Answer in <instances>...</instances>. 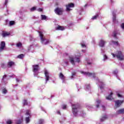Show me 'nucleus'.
Segmentation results:
<instances>
[{"instance_id":"5","label":"nucleus","mask_w":124,"mask_h":124,"mask_svg":"<svg viewBox=\"0 0 124 124\" xmlns=\"http://www.w3.org/2000/svg\"><path fill=\"white\" fill-rule=\"evenodd\" d=\"M78 106L77 105H73L72 106V110L74 116H77L78 115Z\"/></svg>"},{"instance_id":"49","label":"nucleus","mask_w":124,"mask_h":124,"mask_svg":"<svg viewBox=\"0 0 124 124\" xmlns=\"http://www.w3.org/2000/svg\"><path fill=\"white\" fill-rule=\"evenodd\" d=\"M102 108H103V110H105V107H104V106H102Z\"/></svg>"},{"instance_id":"46","label":"nucleus","mask_w":124,"mask_h":124,"mask_svg":"<svg viewBox=\"0 0 124 124\" xmlns=\"http://www.w3.org/2000/svg\"><path fill=\"white\" fill-rule=\"evenodd\" d=\"M117 96H118V97H122L123 96H122V95L120 94H117Z\"/></svg>"},{"instance_id":"7","label":"nucleus","mask_w":124,"mask_h":124,"mask_svg":"<svg viewBox=\"0 0 124 124\" xmlns=\"http://www.w3.org/2000/svg\"><path fill=\"white\" fill-rule=\"evenodd\" d=\"M54 12L57 15H62L63 9L61 8L57 7L54 10Z\"/></svg>"},{"instance_id":"33","label":"nucleus","mask_w":124,"mask_h":124,"mask_svg":"<svg viewBox=\"0 0 124 124\" xmlns=\"http://www.w3.org/2000/svg\"><path fill=\"white\" fill-rule=\"evenodd\" d=\"M13 122L12 120H8L6 121V124H12Z\"/></svg>"},{"instance_id":"8","label":"nucleus","mask_w":124,"mask_h":124,"mask_svg":"<svg viewBox=\"0 0 124 124\" xmlns=\"http://www.w3.org/2000/svg\"><path fill=\"white\" fill-rule=\"evenodd\" d=\"M32 67H33V72H34V76H37V72L39 69V66H38V65H33Z\"/></svg>"},{"instance_id":"48","label":"nucleus","mask_w":124,"mask_h":124,"mask_svg":"<svg viewBox=\"0 0 124 124\" xmlns=\"http://www.w3.org/2000/svg\"><path fill=\"white\" fill-rule=\"evenodd\" d=\"M8 1L7 0H5V5H6V4H7Z\"/></svg>"},{"instance_id":"43","label":"nucleus","mask_w":124,"mask_h":124,"mask_svg":"<svg viewBox=\"0 0 124 124\" xmlns=\"http://www.w3.org/2000/svg\"><path fill=\"white\" fill-rule=\"evenodd\" d=\"M75 74H76L75 73H72V78H73V77H74Z\"/></svg>"},{"instance_id":"9","label":"nucleus","mask_w":124,"mask_h":124,"mask_svg":"<svg viewBox=\"0 0 124 124\" xmlns=\"http://www.w3.org/2000/svg\"><path fill=\"white\" fill-rule=\"evenodd\" d=\"M115 107H116V108H118L119 107H120V106H121L122 105V104H123V103H124V101H122V100H116L115 101Z\"/></svg>"},{"instance_id":"31","label":"nucleus","mask_w":124,"mask_h":124,"mask_svg":"<svg viewBox=\"0 0 124 124\" xmlns=\"http://www.w3.org/2000/svg\"><path fill=\"white\" fill-rule=\"evenodd\" d=\"M89 90H91V87L90 85H88L86 86V91H89Z\"/></svg>"},{"instance_id":"20","label":"nucleus","mask_w":124,"mask_h":124,"mask_svg":"<svg viewBox=\"0 0 124 124\" xmlns=\"http://www.w3.org/2000/svg\"><path fill=\"white\" fill-rule=\"evenodd\" d=\"M23 123V118L18 119L16 121V124H21Z\"/></svg>"},{"instance_id":"3","label":"nucleus","mask_w":124,"mask_h":124,"mask_svg":"<svg viewBox=\"0 0 124 124\" xmlns=\"http://www.w3.org/2000/svg\"><path fill=\"white\" fill-rule=\"evenodd\" d=\"M69 61L71 63L73 64V65H75V62H80V58L79 57L76 56L75 58L73 57H69Z\"/></svg>"},{"instance_id":"38","label":"nucleus","mask_w":124,"mask_h":124,"mask_svg":"<svg viewBox=\"0 0 124 124\" xmlns=\"http://www.w3.org/2000/svg\"><path fill=\"white\" fill-rule=\"evenodd\" d=\"M1 67H2V68H3L4 69L5 68H6V65L4 64H1Z\"/></svg>"},{"instance_id":"18","label":"nucleus","mask_w":124,"mask_h":124,"mask_svg":"<svg viewBox=\"0 0 124 124\" xmlns=\"http://www.w3.org/2000/svg\"><path fill=\"white\" fill-rule=\"evenodd\" d=\"M13 65H14V62L12 61H10L8 62V64H7L8 67H11Z\"/></svg>"},{"instance_id":"50","label":"nucleus","mask_w":124,"mask_h":124,"mask_svg":"<svg viewBox=\"0 0 124 124\" xmlns=\"http://www.w3.org/2000/svg\"><path fill=\"white\" fill-rule=\"evenodd\" d=\"M16 82H20V80L18 78H16Z\"/></svg>"},{"instance_id":"54","label":"nucleus","mask_w":124,"mask_h":124,"mask_svg":"<svg viewBox=\"0 0 124 124\" xmlns=\"http://www.w3.org/2000/svg\"><path fill=\"white\" fill-rule=\"evenodd\" d=\"M101 53H103V50H102V52H101Z\"/></svg>"},{"instance_id":"28","label":"nucleus","mask_w":124,"mask_h":124,"mask_svg":"<svg viewBox=\"0 0 124 124\" xmlns=\"http://www.w3.org/2000/svg\"><path fill=\"white\" fill-rule=\"evenodd\" d=\"M16 47H18V48H20L22 47V43H17L16 44Z\"/></svg>"},{"instance_id":"29","label":"nucleus","mask_w":124,"mask_h":124,"mask_svg":"<svg viewBox=\"0 0 124 124\" xmlns=\"http://www.w3.org/2000/svg\"><path fill=\"white\" fill-rule=\"evenodd\" d=\"M42 20H46L47 19V16L45 15H42L41 16Z\"/></svg>"},{"instance_id":"4","label":"nucleus","mask_w":124,"mask_h":124,"mask_svg":"<svg viewBox=\"0 0 124 124\" xmlns=\"http://www.w3.org/2000/svg\"><path fill=\"white\" fill-rule=\"evenodd\" d=\"M25 115L27 116L25 118V122L26 124H29L30 122H31V120L30 119V118H31V110H26L25 111Z\"/></svg>"},{"instance_id":"37","label":"nucleus","mask_w":124,"mask_h":124,"mask_svg":"<svg viewBox=\"0 0 124 124\" xmlns=\"http://www.w3.org/2000/svg\"><path fill=\"white\" fill-rule=\"evenodd\" d=\"M97 17H98V15H96L95 16H93L92 19V20H95L96 19V18H97Z\"/></svg>"},{"instance_id":"6","label":"nucleus","mask_w":124,"mask_h":124,"mask_svg":"<svg viewBox=\"0 0 124 124\" xmlns=\"http://www.w3.org/2000/svg\"><path fill=\"white\" fill-rule=\"evenodd\" d=\"M80 73L85 75V76H88V77H93V78H95V74L94 73H91L90 72H85L83 71H81Z\"/></svg>"},{"instance_id":"14","label":"nucleus","mask_w":124,"mask_h":124,"mask_svg":"<svg viewBox=\"0 0 124 124\" xmlns=\"http://www.w3.org/2000/svg\"><path fill=\"white\" fill-rule=\"evenodd\" d=\"M105 44V42L103 40H101L99 43V45L100 47H104Z\"/></svg>"},{"instance_id":"35","label":"nucleus","mask_w":124,"mask_h":124,"mask_svg":"<svg viewBox=\"0 0 124 124\" xmlns=\"http://www.w3.org/2000/svg\"><path fill=\"white\" fill-rule=\"evenodd\" d=\"M2 93H7V90H6V89L3 88V89H2Z\"/></svg>"},{"instance_id":"39","label":"nucleus","mask_w":124,"mask_h":124,"mask_svg":"<svg viewBox=\"0 0 124 124\" xmlns=\"http://www.w3.org/2000/svg\"><path fill=\"white\" fill-rule=\"evenodd\" d=\"M35 10H36V7H33L31 9V11H34Z\"/></svg>"},{"instance_id":"25","label":"nucleus","mask_w":124,"mask_h":124,"mask_svg":"<svg viewBox=\"0 0 124 124\" xmlns=\"http://www.w3.org/2000/svg\"><path fill=\"white\" fill-rule=\"evenodd\" d=\"M112 15H113V22H115L116 21V14H115V13H112Z\"/></svg>"},{"instance_id":"30","label":"nucleus","mask_w":124,"mask_h":124,"mask_svg":"<svg viewBox=\"0 0 124 124\" xmlns=\"http://www.w3.org/2000/svg\"><path fill=\"white\" fill-rule=\"evenodd\" d=\"M15 22L13 21H11L9 22V26H13L14 25H15Z\"/></svg>"},{"instance_id":"22","label":"nucleus","mask_w":124,"mask_h":124,"mask_svg":"<svg viewBox=\"0 0 124 124\" xmlns=\"http://www.w3.org/2000/svg\"><path fill=\"white\" fill-rule=\"evenodd\" d=\"M96 108H98V107H99V104H100V103H101V101L99 100H97L96 101Z\"/></svg>"},{"instance_id":"36","label":"nucleus","mask_w":124,"mask_h":124,"mask_svg":"<svg viewBox=\"0 0 124 124\" xmlns=\"http://www.w3.org/2000/svg\"><path fill=\"white\" fill-rule=\"evenodd\" d=\"M44 121L43 120H40L38 123H36V124H43Z\"/></svg>"},{"instance_id":"44","label":"nucleus","mask_w":124,"mask_h":124,"mask_svg":"<svg viewBox=\"0 0 124 124\" xmlns=\"http://www.w3.org/2000/svg\"><path fill=\"white\" fill-rule=\"evenodd\" d=\"M62 109H66V105H63L62 107Z\"/></svg>"},{"instance_id":"2","label":"nucleus","mask_w":124,"mask_h":124,"mask_svg":"<svg viewBox=\"0 0 124 124\" xmlns=\"http://www.w3.org/2000/svg\"><path fill=\"white\" fill-rule=\"evenodd\" d=\"M39 36L41 40V43L43 45H46V44H48L49 43V41L47 39H46L45 38V37L44 36V35L41 32H39Z\"/></svg>"},{"instance_id":"45","label":"nucleus","mask_w":124,"mask_h":124,"mask_svg":"<svg viewBox=\"0 0 124 124\" xmlns=\"http://www.w3.org/2000/svg\"><path fill=\"white\" fill-rule=\"evenodd\" d=\"M117 73H118L117 70H115L113 71V74H117Z\"/></svg>"},{"instance_id":"10","label":"nucleus","mask_w":124,"mask_h":124,"mask_svg":"<svg viewBox=\"0 0 124 124\" xmlns=\"http://www.w3.org/2000/svg\"><path fill=\"white\" fill-rule=\"evenodd\" d=\"M5 47V42L2 41L0 43V52L3 51L4 47Z\"/></svg>"},{"instance_id":"26","label":"nucleus","mask_w":124,"mask_h":124,"mask_svg":"<svg viewBox=\"0 0 124 124\" xmlns=\"http://www.w3.org/2000/svg\"><path fill=\"white\" fill-rule=\"evenodd\" d=\"M25 57V55L21 54L17 56L18 59H23Z\"/></svg>"},{"instance_id":"12","label":"nucleus","mask_w":124,"mask_h":124,"mask_svg":"<svg viewBox=\"0 0 124 124\" xmlns=\"http://www.w3.org/2000/svg\"><path fill=\"white\" fill-rule=\"evenodd\" d=\"M66 7L67 11H70V8H71V7H74V4H68V5H66Z\"/></svg>"},{"instance_id":"17","label":"nucleus","mask_w":124,"mask_h":124,"mask_svg":"<svg viewBox=\"0 0 124 124\" xmlns=\"http://www.w3.org/2000/svg\"><path fill=\"white\" fill-rule=\"evenodd\" d=\"M9 34H10V33L9 32H3L2 33V35L3 37L8 36Z\"/></svg>"},{"instance_id":"53","label":"nucleus","mask_w":124,"mask_h":124,"mask_svg":"<svg viewBox=\"0 0 124 124\" xmlns=\"http://www.w3.org/2000/svg\"><path fill=\"white\" fill-rule=\"evenodd\" d=\"M87 4L85 5V7H87Z\"/></svg>"},{"instance_id":"34","label":"nucleus","mask_w":124,"mask_h":124,"mask_svg":"<svg viewBox=\"0 0 124 124\" xmlns=\"http://www.w3.org/2000/svg\"><path fill=\"white\" fill-rule=\"evenodd\" d=\"M110 44H114V45H118V42H114L112 41L110 43Z\"/></svg>"},{"instance_id":"11","label":"nucleus","mask_w":124,"mask_h":124,"mask_svg":"<svg viewBox=\"0 0 124 124\" xmlns=\"http://www.w3.org/2000/svg\"><path fill=\"white\" fill-rule=\"evenodd\" d=\"M45 75L46 77V83H47V81H49V79H50V77L49 76V72L47 70H45Z\"/></svg>"},{"instance_id":"13","label":"nucleus","mask_w":124,"mask_h":124,"mask_svg":"<svg viewBox=\"0 0 124 124\" xmlns=\"http://www.w3.org/2000/svg\"><path fill=\"white\" fill-rule=\"evenodd\" d=\"M65 28L62 26H58V27L55 28V30L57 31H64Z\"/></svg>"},{"instance_id":"47","label":"nucleus","mask_w":124,"mask_h":124,"mask_svg":"<svg viewBox=\"0 0 124 124\" xmlns=\"http://www.w3.org/2000/svg\"><path fill=\"white\" fill-rule=\"evenodd\" d=\"M6 77H7L6 75H4V76H3V79H4V78H6Z\"/></svg>"},{"instance_id":"23","label":"nucleus","mask_w":124,"mask_h":124,"mask_svg":"<svg viewBox=\"0 0 124 124\" xmlns=\"http://www.w3.org/2000/svg\"><path fill=\"white\" fill-rule=\"evenodd\" d=\"M118 34H119V32L115 31L113 33V36L114 37H117V35H118Z\"/></svg>"},{"instance_id":"15","label":"nucleus","mask_w":124,"mask_h":124,"mask_svg":"<svg viewBox=\"0 0 124 124\" xmlns=\"http://www.w3.org/2000/svg\"><path fill=\"white\" fill-rule=\"evenodd\" d=\"M112 95H113V93L111 92L108 96L106 97V99H108V100H112V99H113Z\"/></svg>"},{"instance_id":"21","label":"nucleus","mask_w":124,"mask_h":124,"mask_svg":"<svg viewBox=\"0 0 124 124\" xmlns=\"http://www.w3.org/2000/svg\"><path fill=\"white\" fill-rule=\"evenodd\" d=\"M59 77L61 78V79H62V80H64V79H65V77H64L63 74H62V73H60Z\"/></svg>"},{"instance_id":"42","label":"nucleus","mask_w":124,"mask_h":124,"mask_svg":"<svg viewBox=\"0 0 124 124\" xmlns=\"http://www.w3.org/2000/svg\"><path fill=\"white\" fill-rule=\"evenodd\" d=\"M121 28L123 30H124V23H122L121 25Z\"/></svg>"},{"instance_id":"52","label":"nucleus","mask_w":124,"mask_h":124,"mask_svg":"<svg viewBox=\"0 0 124 124\" xmlns=\"http://www.w3.org/2000/svg\"><path fill=\"white\" fill-rule=\"evenodd\" d=\"M57 113H58V114H60L61 112L58 111H57Z\"/></svg>"},{"instance_id":"27","label":"nucleus","mask_w":124,"mask_h":124,"mask_svg":"<svg viewBox=\"0 0 124 124\" xmlns=\"http://www.w3.org/2000/svg\"><path fill=\"white\" fill-rule=\"evenodd\" d=\"M107 60H108V56H107L106 54H104L103 61L105 62V61H107Z\"/></svg>"},{"instance_id":"32","label":"nucleus","mask_w":124,"mask_h":124,"mask_svg":"<svg viewBox=\"0 0 124 124\" xmlns=\"http://www.w3.org/2000/svg\"><path fill=\"white\" fill-rule=\"evenodd\" d=\"M26 105H28V102L27 101V100H23V106H25Z\"/></svg>"},{"instance_id":"51","label":"nucleus","mask_w":124,"mask_h":124,"mask_svg":"<svg viewBox=\"0 0 124 124\" xmlns=\"http://www.w3.org/2000/svg\"><path fill=\"white\" fill-rule=\"evenodd\" d=\"M65 63L66 64H68V62H65Z\"/></svg>"},{"instance_id":"24","label":"nucleus","mask_w":124,"mask_h":124,"mask_svg":"<svg viewBox=\"0 0 124 124\" xmlns=\"http://www.w3.org/2000/svg\"><path fill=\"white\" fill-rule=\"evenodd\" d=\"M106 119H107V116L105 115V116L101 118L100 121L101 122H104L105 120H106Z\"/></svg>"},{"instance_id":"1","label":"nucleus","mask_w":124,"mask_h":124,"mask_svg":"<svg viewBox=\"0 0 124 124\" xmlns=\"http://www.w3.org/2000/svg\"><path fill=\"white\" fill-rule=\"evenodd\" d=\"M113 58H117L119 61H123L124 60V54L122 51H117L115 54L111 53Z\"/></svg>"},{"instance_id":"41","label":"nucleus","mask_w":124,"mask_h":124,"mask_svg":"<svg viewBox=\"0 0 124 124\" xmlns=\"http://www.w3.org/2000/svg\"><path fill=\"white\" fill-rule=\"evenodd\" d=\"M38 11H39V12H42V11H43V9L40 8L38 9Z\"/></svg>"},{"instance_id":"16","label":"nucleus","mask_w":124,"mask_h":124,"mask_svg":"<svg viewBox=\"0 0 124 124\" xmlns=\"http://www.w3.org/2000/svg\"><path fill=\"white\" fill-rule=\"evenodd\" d=\"M116 114L119 115V114H124V108L120 109L116 112Z\"/></svg>"},{"instance_id":"40","label":"nucleus","mask_w":124,"mask_h":124,"mask_svg":"<svg viewBox=\"0 0 124 124\" xmlns=\"http://www.w3.org/2000/svg\"><path fill=\"white\" fill-rule=\"evenodd\" d=\"M81 46L83 47V48H85L86 47V45H85V43H81Z\"/></svg>"},{"instance_id":"19","label":"nucleus","mask_w":124,"mask_h":124,"mask_svg":"<svg viewBox=\"0 0 124 124\" xmlns=\"http://www.w3.org/2000/svg\"><path fill=\"white\" fill-rule=\"evenodd\" d=\"M98 85L100 86V89L102 90V89H103V82L100 81L99 80H98Z\"/></svg>"}]
</instances>
